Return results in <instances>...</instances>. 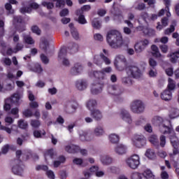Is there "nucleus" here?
Instances as JSON below:
<instances>
[{"instance_id":"61","label":"nucleus","mask_w":179,"mask_h":179,"mask_svg":"<svg viewBox=\"0 0 179 179\" xmlns=\"http://www.w3.org/2000/svg\"><path fill=\"white\" fill-rule=\"evenodd\" d=\"M41 59L43 64L47 65L50 62V59L47 56H45L44 54L41 55Z\"/></svg>"},{"instance_id":"2","label":"nucleus","mask_w":179,"mask_h":179,"mask_svg":"<svg viewBox=\"0 0 179 179\" xmlns=\"http://www.w3.org/2000/svg\"><path fill=\"white\" fill-rule=\"evenodd\" d=\"M154 125L159 127V129L162 134H171V128L170 125V121L163 119L162 117L156 116L152 120Z\"/></svg>"},{"instance_id":"32","label":"nucleus","mask_w":179,"mask_h":179,"mask_svg":"<svg viewBox=\"0 0 179 179\" xmlns=\"http://www.w3.org/2000/svg\"><path fill=\"white\" fill-rule=\"evenodd\" d=\"M101 162L104 166H108L113 163V158L108 155H103L101 157Z\"/></svg>"},{"instance_id":"29","label":"nucleus","mask_w":179,"mask_h":179,"mask_svg":"<svg viewBox=\"0 0 179 179\" xmlns=\"http://www.w3.org/2000/svg\"><path fill=\"white\" fill-rule=\"evenodd\" d=\"M86 107L90 111L94 110V107H97V101H96V99L88 100L86 103Z\"/></svg>"},{"instance_id":"52","label":"nucleus","mask_w":179,"mask_h":179,"mask_svg":"<svg viewBox=\"0 0 179 179\" xmlns=\"http://www.w3.org/2000/svg\"><path fill=\"white\" fill-rule=\"evenodd\" d=\"M149 65L151 69H156V67L157 66V62L153 58H150Z\"/></svg>"},{"instance_id":"12","label":"nucleus","mask_w":179,"mask_h":179,"mask_svg":"<svg viewBox=\"0 0 179 179\" xmlns=\"http://www.w3.org/2000/svg\"><path fill=\"white\" fill-rule=\"evenodd\" d=\"M171 143L173 148V155H178V148H179V140L176 136V134H173L170 136Z\"/></svg>"},{"instance_id":"36","label":"nucleus","mask_w":179,"mask_h":179,"mask_svg":"<svg viewBox=\"0 0 179 179\" xmlns=\"http://www.w3.org/2000/svg\"><path fill=\"white\" fill-rule=\"evenodd\" d=\"M94 134L96 136H102L104 134V129L101 126H98L94 129Z\"/></svg>"},{"instance_id":"59","label":"nucleus","mask_w":179,"mask_h":179,"mask_svg":"<svg viewBox=\"0 0 179 179\" xmlns=\"http://www.w3.org/2000/svg\"><path fill=\"white\" fill-rule=\"evenodd\" d=\"M131 77H123L122 78V82L124 83V85H131L132 83V81L131 80Z\"/></svg>"},{"instance_id":"8","label":"nucleus","mask_w":179,"mask_h":179,"mask_svg":"<svg viewBox=\"0 0 179 179\" xmlns=\"http://www.w3.org/2000/svg\"><path fill=\"white\" fill-rule=\"evenodd\" d=\"M114 64L118 71H124V69H127V59L124 55H118L116 56Z\"/></svg>"},{"instance_id":"55","label":"nucleus","mask_w":179,"mask_h":179,"mask_svg":"<svg viewBox=\"0 0 179 179\" xmlns=\"http://www.w3.org/2000/svg\"><path fill=\"white\" fill-rule=\"evenodd\" d=\"M40 170H42L43 171H47V170H48V166L47 165H37L36 166V171H40Z\"/></svg>"},{"instance_id":"28","label":"nucleus","mask_w":179,"mask_h":179,"mask_svg":"<svg viewBox=\"0 0 179 179\" xmlns=\"http://www.w3.org/2000/svg\"><path fill=\"white\" fill-rule=\"evenodd\" d=\"M45 160L47 162V157L49 156L50 159H55L57 156V152L54 149L51 148L46 150L44 153Z\"/></svg>"},{"instance_id":"37","label":"nucleus","mask_w":179,"mask_h":179,"mask_svg":"<svg viewBox=\"0 0 179 179\" xmlns=\"http://www.w3.org/2000/svg\"><path fill=\"white\" fill-rule=\"evenodd\" d=\"M149 141H150V143H152V145H154V146H156L157 148H159V139L157 138V136H156V135H152V136L149 138Z\"/></svg>"},{"instance_id":"48","label":"nucleus","mask_w":179,"mask_h":179,"mask_svg":"<svg viewBox=\"0 0 179 179\" xmlns=\"http://www.w3.org/2000/svg\"><path fill=\"white\" fill-rule=\"evenodd\" d=\"M92 24L94 29H100V27H101V24L97 19H94L92 22Z\"/></svg>"},{"instance_id":"17","label":"nucleus","mask_w":179,"mask_h":179,"mask_svg":"<svg viewBox=\"0 0 179 179\" xmlns=\"http://www.w3.org/2000/svg\"><path fill=\"white\" fill-rule=\"evenodd\" d=\"M120 117L128 124H132V119L131 118V115L128 110L125 109H122L120 111Z\"/></svg>"},{"instance_id":"41","label":"nucleus","mask_w":179,"mask_h":179,"mask_svg":"<svg viewBox=\"0 0 179 179\" xmlns=\"http://www.w3.org/2000/svg\"><path fill=\"white\" fill-rule=\"evenodd\" d=\"M73 163L76 166H81L82 167H85L86 166V164H83V159L82 158H74L73 160Z\"/></svg>"},{"instance_id":"53","label":"nucleus","mask_w":179,"mask_h":179,"mask_svg":"<svg viewBox=\"0 0 179 179\" xmlns=\"http://www.w3.org/2000/svg\"><path fill=\"white\" fill-rule=\"evenodd\" d=\"M148 75L150 78H156L157 76V70L156 69H150Z\"/></svg>"},{"instance_id":"40","label":"nucleus","mask_w":179,"mask_h":179,"mask_svg":"<svg viewBox=\"0 0 179 179\" xmlns=\"http://www.w3.org/2000/svg\"><path fill=\"white\" fill-rule=\"evenodd\" d=\"M17 125L21 129H27V127H29V124L24 120H18Z\"/></svg>"},{"instance_id":"56","label":"nucleus","mask_w":179,"mask_h":179,"mask_svg":"<svg viewBox=\"0 0 179 179\" xmlns=\"http://www.w3.org/2000/svg\"><path fill=\"white\" fill-rule=\"evenodd\" d=\"M5 8L6 10H8V13H10V15H13V13H15V10L12 9V5L10 4V3H7L5 5Z\"/></svg>"},{"instance_id":"5","label":"nucleus","mask_w":179,"mask_h":179,"mask_svg":"<svg viewBox=\"0 0 179 179\" xmlns=\"http://www.w3.org/2000/svg\"><path fill=\"white\" fill-rule=\"evenodd\" d=\"M131 179H155V175L152 171L147 169L143 173L134 172L131 175Z\"/></svg>"},{"instance_id":"46","label":"nucleus","mask_w":179,"mask_h":179,"mask_svg":"<svg viewBox=\"0 0 179 179\" xmlns=\"http://www.w3.org/2000/svg\"><path fill=\"white\" fill-rule=\"evenodd\" d=\"M78 16V22L80 23V24H86L87 23V21L86 20V18H85V15L83 13L77 14Z\"/></svg>"},{"instance_id":"43","label":"nucleus","mask_w":179,"mask_h":179,"mask_svg":"<svg viewBox=\"0 0 179 179\" xmlns=\"http://www.w3.org/2000/svg\"><path fill=\"white\" fill-rule=\"evenodd\" d=\"M109 139L112 143H117L120 141V136L115 134H113L109 136Z\"/></svg>"},{"instance_id":"14","label":"nucleus","mask_w":179,"mask_h":179,"mask_svg":"<svg viewBox=\"0 0 179 179\" xmlns=\"http://www.w3.org/2000/svg\"><path fill=\"white\" fill-rule=\"evenodd\" d=\"M148 45H149V41L148 39L139 41L135 45L136 52H142Z\"/></svg>"},{"instance_id":"60","label":"nucleus","mask_w":179,"mask_h":179,"mask_svg":"<svg viewBox=\"0 0 179 179\" xmlns=\"http://www.w3.org/2000/svg\"><path fill=\"white\" fill-rule=\"evenodd\" d=\"M159 146H161V148H164V146H166V137L163 135H162L159 137Z\"/></svg>"},{"instance_id":"24","label":"nucleus","mask_w":179,"mask_h":179,"mask_svg":"<svg viewBox=\"0 0 179 179\" xmlns=\"http://www.w3.org/2000/svg\"><path fill=\"white\" fill-rule=\"evenodd\" d=\"M77 108L76 102H69L66 106V113L68 114H73Z\"/></svg>"},{"instance_id":"11","label":"nucleus","mask_w":179,"mask_h":179,"mask_svg":"<svg viewBox=\"0 0 179 179\" xmlns=\"http://www.w3.org/2000/svg\"><path fill=\"white\" fill-rule=\"evenodd\" d=\"M57 61L61 62L63 66H69L71 65V62H69V59L66 58V49L62 48L59 53Z\"/></svg>"},{"instance_id":"47","label":"nucleus","mask_w":179,"mask_h":179,"mask_svg":"<svg viewBox=\"0 0 179 179\" xmlns=\"http://www.w3.org/2000/svg\"><path fill=\"white\" fill-rule=\"evenodd\" d=\"M86 131L81 130L78 132L79 134V139L82 141V142H86Z\"/></svg>"},{"instance_id":"50","label":"nucleus","mask_w":179,"mask_h":179,"mask_svg":"<svg viewBox=\"0 0 179 179\" xmlns=\"http://www.w3.org/2000/svg\"><path fill=\"white\" fill-rule=\"evenodd\" d=\"M23 115L26 117V118H30V117H33V112L30 109H26L22 112Z\"/></svg>"},{"instance_id":"44","label":"nucleus","mask_w":179,"mask_h":179,"mask_svg":"<svg viewBox=\"0 0 179 179\" xmlns=\"http://www.w3.org/2000/svg\"><path fill=\"white\" fill-rule=\"evenodd\" d=\"M145 156L148 159H155L156 157V154L153 150L148 149L145 152Z\"/></svg>"},{"instance_id":"54","label":"nucleus","mask_w":179,"mask_h":179,"mask_svg":"<svg viewBox=\"0 0 179 179\" xmlns=\"http://www.w3.org/2000/svg\"><path fill=\"white\" fill-rule=\"evenodd\" d=\"M71 33L75 40H79V32H78L76 29H72V30H71Z\"/></svg>"},{"instance_id":"30","label":"nucleus","mask_w":179,"mask_h":179,"mask_svg":"<svg viewBox=\"0 0 179 179\" xmlns=\"http://www.w3.org/2000/svg\"><path fill=\"white\" fill-rule=\"evenodd\" d=\"M161 22L162 24H160V22L157 23V30H162L164 29V27H166V26H169V18L165 17L162 19Z\"/></svg>"},{"instance_id":"31","label":"nucleus","mask_w":179,"mask_h":179,"mask_svg":"<svg viewBox=\"0 0 179 179\" xmlns=\"http://www.w3.org/2000/svg\"><path fill=\"white\" fill-rule=\"evenodd\" d=\"M90 78H95V79H103L104 78V76L103 73H102V71H91L89 73Z\"/></svg>"},{"instance_id":"4","label":"nucleus","mask_w":179,"mask_h":179,"mask_svg":"<svg viewBox=\"0 0 179 179\" xmlns=\"http://www.w3.org/2000/svg\"><path fill=\"white\" fill-rule=\"evenodd\" d=\"M130 110L134 114H142L145 112V103L141 100H134L130 104Z\"/></svg>"},{"instance_id":"13","label":"nucleus","mask_w":179,"mask_h":179,"mask_svg":"<svg viewBox=\"0 0 179 179\" xmlns=\"http://www.w3.org/2000/svg\"><path fill=\"white\" fill-rule=\"evenodd\" d=\"M108 93L110 94H113L114 96H120L124 92L122 87H120V85H110L108 88Z\"/></svg>"},{"instance_id":"63","label":"nucleus","mask_w":179,"mask_h":179,"mask_svg":"<svg viewBox=\"0 0 179 179\" xmlns=\"http://www.w3.org/2000/svg\"><path fill=\"white\" fill-rule=\"evenodd\" d=\"M46 176L50 178V179H55V175L54 174V171L51 170H47L46 171Z\"/></svg>"},{"instance_id":"58","label":"nucleus","mask_w":179,"mask_h":179,"mask_svg":"<svg viewBox=\"0 0 179 179\" xmlns=\"http://www.w3.org/2000/svg\"><path fill=\"white\" fill-rule=\"evenodd\" d=\"M31 31H33V33H35V34H37L38 36H40V34H41V30L37 27V25H34L31 27Z\"/></svg>"},{"instance_id":"15","label":"nucleus","mask_w":179,"mask_h":179,"mask_svg":"<svg viewBox=\"0 0 179 179\" xmlns=\"http://www.w3.org/2000/svg\"><path fill=\"white\" fill-rule=\"evenodd\" d=\"M81 72H83V66L80 63H76L70 70V73L73 76L80 75Z\"/></svg>"},{"instance_id":"51","label":"nucleus","mask_w":179,"mask_h":179,"mask_svg":"<svg viewBox=\"0 0 179 179\" xmlns=\"http://www.w3.org/2000/svg\"><path fill=\"white\" fill-rule=\"evenodd\" d=\"M94 139V134L87 131V135L85 136V142H90Z\"/></svg>"},{"instance_id":"22","label":"nucleus","mask_w":179,"mask_h":179,"mask_svg":"<svg viewBox=\"0 0 179 179\" xmlns=\"http://www.w3.org/2000/svg\"><path fill=\"white\" fill-rule=\"evenodd\" d=\"M127 148L124 144H119L115 148V152L117 155H122L127 153Z\"/></svg>"},{"instance_id":"9","label":"nucleus","mask_w":179,"mask_h":179,"mask_svg":"<svg viewBox=\"0 0 179 179\" xmlns=\"http://www.w3.org/2000/svg\"><path fill=\"white\" fill-rule=\"evenodd\" d=\"M103 62H104L106 65H110V64H111V60H110V59L103 53L94 57V64H95V65L101 66V65H103Z\"/></svg>"},{"instance_id":"42","label":"nucleus","mask_w":179,"mask_h":179,"mask_svg":"<svg viewBox=\"0 0 179 179\" xmlns=\"http://www.w3.org/2000/svg\"><path fill=\"white\" fill-rule=\"evenodd\" d=\"M69 48L70 49V52L71 54H75V52H78V50L79 49V45L76 43H71L69 46Z\"/></svg>"},{"instance_id":"62","label":"nucleus","mask_w":179,"mask_h":179,"mask_svg":"<svg viewBox=\"0 0 179 179\" xmlns=\"http://www.w3.org/2000/svg\"><path fill=\"white\" fill-rule=\"evenodd\" d=\"M143 33L145 36H153L155 34V31L153 29H143Z\"/></svg>"},{"instance_id":"19","label":"nucleus","mask_w":179,"mask_h":179,"mask_svg":"<svg viewBox=\"0 0 179 179\" xmlns=\"http://www.w3.org/2000/svg\"><path fill=\"white\" fill-rule=\"evenodd\" d=\"M90 115L92 118H94L96 121H100L103 118V113L99 109H93L90 110Z\"/></svg>"},{"instance_id":"18","label":"nucleus","mask_w":179,"mask_h":179,"mask_svg":"<svg viewBox=\"0 0 179 179\" xmlns=\"http://www.w3.org/2000/svg\"><path fill=\"white\" fill-rule=\"evenodd\" d=\"M19 100H20V94L19 93L14 94L10 98L6 99L7 103L19 106Z\"/></svg>"},{"instance_id":"33","label":"nucleus","mask_w":179,"mask_h":179,"mask_svg":"<svg viewBox=\"0 0 179 179\" xmlns=\"http://www.w3.org/2000/svg\"><path fill=\"white\" fill-rule=\"evenodd\" d=\"M22 38H23L24 43H25L26 44H29L31 45L34 44V40L33 39V38H31V36H30V35L23 34Z\"/></svg>"},{"instance_id":"27","label":"nucleus","mask_w":179,"mask_h":179,"mask_svg":"<svg viewBox=\"0 0 179 179\" xmlns=\"http://www.w3.org/2000/svg\"><path fill=\"white\" fill-rule=\"evenodd\" d=\"M172 97H173V94L171 93V91L169 90H165L161 94V99L162 100H165V101H169V100H171Z\"/></svg>"},{"instance_id":"23","label":"nucleus","mask_w":179,"mask_h":179,"mask_svg":"<svg viewBox=\"0 0 179 179\" xmlns=\"http://www.w3.org/2000/svg\"><path fill=\"white\" fill-rule=\"evenodd\" d=\"M65 150L68 152V153H78L79 150H80V147L71 144L65 147Z\"/></svg>"},{"instance_id":"21","label":"nucleus","mask_w":179,"mask_h":179,"mask_svg":"<svg viewBox=\"0 0 179 179\" xmlns=\"http://www.w3.org/2000/svg\"><path fill=\"white\" fill-rule=\"evenodd\" d=\"M103 90V85L101 83L92 84L91 87L92 94H99Z\"/></svg>"},{"instance_id":"26","label":"nucleus","mask_w":179,"mask_h":179,"mask_svg":"<svg viewBox=\"0 0 179 179\" xmlns=\"http://www.w3.org/2000/svg\"><path fill=\"white\" fill-rule=\"evenodd\" d=\"M76 86L78 90H85L87 88V82L85 80H79L76 82Z\"/></svg>"},{"instance_id":"20","label":"nucleus","mask_w":179,"mask_h":179,"mask_svg":"<svg viewBox=\"0 0 179 179\" xmlns=\"http://www.w3.org/2000/svg\"><path fill=\"white\" fill-rule=\"evenodd\" d=\"M151 51L152 55L153 57H155V58H160L161 59L164 58V55L160 53V50H159V48L156 45H151Z\"/></svg>"},{"instance_id":"16","label":"nucleus","mask_w":179,"mask_h":179,"mask_svg":"<svg viewBox=\"0 0 179 179\" xmlns=\"http://www.w3.org/2000/svg\"><path fill=\"white\" fill-rule=\"evenodd\" d=\"M40 5L36 2H32L29 3V7H23L20 8V12L21 13H31V9H38Z\"/></svg>"},{"instance_id":"57","label":"nucleus","mask_w":179,"mask_h":179,"mask_svg":"<svg viewBox=\"0 0 179 179\" xmlns=\"http://www.w3.org/2000/svg\"><path fill=\"white\" fill-rule=\"evenodd\" d=\"M43 6H45V8H47V9H52L54 8V3L47 1L42 2Z\"/></svg>"},{"instance_id":"25","label":"nucleus","mask_w":179,"mask_h":179,"mask_svg":"<svg viewBox=\"0 0 179 179\" xmlns=\"http://www.w3.org/2000/svg\"><path fill=\"white\" fill-rule=\"evenodd\" d=\"M168 58H169V61L172 64H176L177 61H178L179 58V50L173 52H170L167 55Z\"/></svg>"},{"instance_id":"7","label":"nucleus","mask_w":179,"mask_h":179,"mask_svg":"<svg viewBox=\"0 0 179 179\" xmlns=\"http://www.w3.org/2000/svg\"><path fill=\"white\" fill-rule=\"evenodd\" d=\"M131 141L134 146H136V148H143L146 145V138L143 135L135 134L132 137Z\"/></svg>"},{"instance_id":"35","label":"nucleus","mask_w":179,"mask_h":179,"mask_svg":"<svg viewBox=\"0 0 179 179\" xmlns=\"http://www.w3.org/2000/svg\"><path fill=\"white\" fill-rule=\"evenodd\" d=\"M133 8L136 10H145V9H146V5L145 3H138V1H136L133 6Z\"/></svg>"},{"instance_id":"45","label":"nucleus","mask_w":179,"mask_h":179,"mask_svg":"<svg viewBox=\"0 0 179 179\" xmlns=\"http://www.w3.org/2000/svg\"><path fill=\"white\" fill-rule=\"evenodd\" d=\"M90 9H92L90 5H85L83 7H81L80 10H77V15H79V13L83 14V12H89Z\"/></svg>"},{"instance_id":"39","label":"nucleus","mask_w":179,"mask_h":179,"mask_svg":"<svg viewBox=\"0 0 179 179\" xmlns=\"http://www.w3.org/2000/svg\"><path fill=\"white\" fill-rule=\"evenodd\" d=\"M179 116V110L177 108H172L170 110L169 117L171 119L177 118Z\"/></svg>"},{"instance_id":"1","label":"nucleus","mask_w":179,"mask_h":179,"mask_svg":"<svg viewBox=\"0 0 179 179\" xmlns=\"http://www.w3.org/2000/svg\"><path fill=\"white\" fill-rule=\"evenodd\" d=\"M106 41L112 48L118 50L124 45V39L122 35L117 30H111L108 31L106 35Z\"/></svg>"},{"instance_id":"49","label":"nucleus","mask_w":179,"mask_h":179,"mask_svg":"<svg viewBox=\"0 0 179 179\" xmlns=\"http://www.w3.org/2000/svg\"><path fill=\"white\" fill-rule=\"evenodd\" d=\"M30 124L32 128H38L41 125V123L37 120H31Z\"/></svg>"},{"instance_id":"10","label":"nucleus","mask_w":179,"mask_h":179,"mask_svg":"<svg viewBox=\"0 0 179 179\" xmlns=\"http://www.w3.org/2000/svg\"><path fill=\"white\" fill-rule=\"evenodd\" d=\"M12 172L15 176H23V168L21 166L22 161L20 159H15L12 162Z\"/></svg>"},{"instance_id":"34","label":"nucleus","mask_w":179,"mask_h":179,"mask_svg":"<svg viewBox=\"0 0 179 179\" xmlns=\"http://www.w3.org/2000/svg\"><path fill=\"white\" fill-rule=\"evenodd\" d=\"M166 90H169V92H173L176 90V81L172 78L168 79V85Z\"/></svg>"},{"instance_id":"3","label":"nucleus","mask_w":179,"mask_h":179,"mask_svg":"<svg viewBox=\"0 0 179 179\" xmlns=\"http://www.w3.org/2000/svg\"><path fill=\"white\" fill-rule=\"evenodd\" d=\"M126 73L129 78H133L134 79H138L142 76L141 69L135 64L128 66L126 68Z\"/></svg>"},{"instance_id":"6","label":"nucleus","mask_w":179,"mask_h":179,"mask_svg":"<svg viewBox=\"0 0 179 179\" xmlns=\"http://www.w3.org/2000/svg\"><path fill=\"white\" fill-rule=\"evenodd\" d=\"M126 163L128 167H129L130 169H132L133 170H135L141 164L139 155H131L130 157L127 159Z\"/></svg>"},{"instance_id":"64","label":"nucleus","mask_w":179,"mask_h":179,"mask_svg":"<svg viewBox=\"0 0 179 179\" xmlns=\"http://www.w3.org/2000/svg\"><path fill=\"white\" fill-rule=\"evenodd\" d=\"M23 22V19L22 18V16H14L13 17V23H22Z\"/></svg>"},{"instance_id":"38","label":"nucleus","mask_w":179,"mask_h":179,"mask_svg":"<svg viewBox=\"0 0 179 179\" xmlns=\"http://www.w3.org/2000/svg\"><path fill=\"white\" fill-rule=\"evenodd\" d=\"M174 30H176V21L173 22V24H171L169 28L165 29L164 34L166 36H170V34H171Z\"/></svg>"}]
</instances>
